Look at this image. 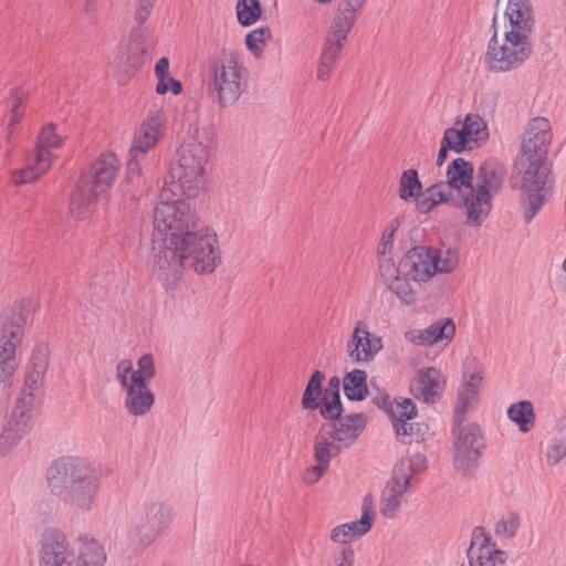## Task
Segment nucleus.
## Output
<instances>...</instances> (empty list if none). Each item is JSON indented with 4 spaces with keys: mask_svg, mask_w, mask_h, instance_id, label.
Here are the masks:
<instances>
[{
    "mask_svg": "<svg viewBox=\"0 0 566 566\" xmlns=\"http://www.w3.org/2000/svg\"><path fill=\"white\" fill-rule=\"evenodd\" d=\"M153 265L168 293L175 292L186 266L197 274H211L221 264L217 233L200 224L187 200L165 186L154 211Z\"/></svg>",
    "mask_w": 566,
    "mask_h": 566,
    "instance_id": "nucleus-1",
    "label": "nucleus"
},
{
    "mask_svg": "<svg viewBox=\"0 0 566 566\" xmlns=\"http://www.w3.org/2000/svg\"><path fill=\"white\" fill-rule=\"evenodd\" d=\"M551 140L549 122L544 117L533 118L527 125L522 143L523 156L528 161L521 187L526 223L541 211L553 189L554 178L546 165Z\"/></svg>",
    "mask_w": 566,
    "mask_h": 566,
    "instance_id": "nucleus-2",
    "label": "nucleus"
},
{
    "mask_svg": "<svg viewBox=\"0 0 566 566\" xmlns=\"http://www.w3.org/2000/svg\"><path fill=\"white\" fill-rule=\"evenodd\" d=\"M50 492L64 504L87 512L102 488V475L88 461L64 455L54 460L46 471Z\"/></svg>",
    "mask_w": 566,
    "mask_h": 566,
    "instance_id": "nucleus-3",
    "label": "nucleus"
},
{
    "mask_svg": "<svg viewBox=\"0 0 566 566\" xmlns=\"http://www.w3.org/2000/svg\"><path fill=\"white\" fill-rule=\"evenodd\" d=\"M211 138L206 129L193 127L178 150L177 165L171 168L172 186L188 199L197 198L206 187V166Z\"/></svg>",
    "mask_w": 566,
    "mask_h": 566,
    "instance_id": "nucleus-4",
    "label": "nucleus"
},
{
    "mask_svg": "<svg viewBox=\"0 0 566 566\" xmlns=\"http://www.w3.org/2000/svg\"><path fill=\"white\" fill-rule=\"evenodd\" d=\"M119 167L117 156L108 151L99 155L82 174L70 198V212L75 219L84 220L90 217L92 207L113 186Z\"/></svg>",
    "mask_w": 566,
    "mask_h": 566,
    "instance_id": "nucleus-5",
    "label": "nucleus"
},
{
    "mask_svg": "<svg viewBox=\"0 0 566 566\" xmlns=\"http://www.w3.org/2000/svg\"><path fill=\"white\" fill-rule=\"evenodd\" d=\"M206 82L213 103L221 107L234 104L248 82L247 69L239 54L223 50L219 57L209 59Z\"/></svg>",
    "mask_w": 566,
    "mask_h": 566,
    "instance_id": "nucleus-6",
    "label": "nucleus"
},
{
    "mask_svg": "<svg viewBox=\"0 0 566 566\" xmlns=\"http://www.w3.org/2000/svg\"><path fill=\"white\" fill-rule=\"evenodd\" d=\"M30 318L29 308L22 303L0 316V389H6L19 366L17 348L25 336Z\"/></svg>",
    "mask_w": 566,
    "mask_h": 566,
    "instance_id": "nucleus-7",
    "label": "nucleus"
},
{
    "mask_svg": "<svg viewBox=\"0 0 566 566\" xmlns=\"http://www.w3.org/2000/svg\"><path fill=\"white\" fill-rule=\"evenodd\" d=\"M505 169L494 160H486L478 169L471 196L463 197L469 226L478 227L489 217L492 198L502 188Z\"/></svg>",
    "mask_w": 566,
    "mask_h": 566,
    "instance_id": "nucleus-8",
    "label": "nucleus"
},
{
    "mask_svg": "<svg viewBox=\"0 0 566 566\" xmlns=\"http://www.w3.org/2000/svg\"><path fill=\"white\" fill-rule=\"evenodd\" d=\"M174 511L160 500H145L135 509L127 532L129 544L135 549H144L169 527Z\"/></svg>",
    "mask_w": 566,
    "mask_h": 566,
    "instance_id": "nucleus-9",
    "label": "nucleus"
},
{
    "mask_svg": "<svg viewBox=\"0 0 566 566\" xmlns=\"http://www.w3.org/2000/svg\"><path fill=\"white\" fill-rule=\"evenodd\" d=\"M459 263L458 252L431 247L417 245L410 249L400 261L402 273L415 282H427L437 273H450Z\"/></svg>",
    "mask_w": 566,
    "mask_h": 566,
    "instance_id": "nucleus-10",
    "label": "nucleus"
},
{
    "mask_svg": "<svg viewBox=\"0 0 566 566\" xmlns=\"http://www.w3.org/2000/svg\"><path fill=\"white\" fill-rule=\"evenodd\" d=\"M530 36L506 32L504 39H497V32L490 39L484 56L485 67L490 72L506 73L518 69L532 54Z\"/></svg>",
    "mask_w": 566,
    "mask_h": 566,
    "instance_id": "nucleus-11",
    "label": "nucleus"
},
{
    "mask_svg": "<svg viewBox=\"0 0 566 566\" xmlns=\"http://www.w3.org/2000/svg\"><path fill=\"white\" fill-rule=\"evenodd\" d=\"M135 21L137 22L136 19ZM145 22L138 21V25L132 29L127 40L119 44L116 74L122 84L132 78L153 57L156 42L149 28L144 25Z\"/></svg>",
    "mask_w": 566,
    "mask_h": 566,
    "instance_id": "nucleus-12",
    "label": "nucleus"
},
{
    "mask_svg": "<svg viewBox=\"0 0 566 566\" xmlns=\"http://www.w3.org/2000/svg\"><path fill=\"white\" fill-rule=\"evenodd\" d=\"M63 139L55 133V126L48 124L39 134L35 155L29 159L24 168L12 171L11 180L17 186L34 182L52 166V149L60 148Z\"/></svg>",
    "mask_w": 566,
    "mask_h": 566,
    "instance_id": "nucleus-13",
    "label": "nucleus"
},
{
    "mask_svg": "<svg viewBox=\"0 0 566 566\" xmlns=\"http://www.w3.org/2000/svg\"><path fill=\"white\" fill-rule=\"evenodd\" d=\"M454 429V467L463 475H472L480 465L485 447L483 432L475 423H462Z\"/></svg>",
    "mask_w": 566,
    "mask_h": 566,
    "instance_id": "nucleus-14",
    "label": "nucleus"
},
{
    "mask_svg": "<svg viewBox=\"0 0 566 566\" xmlns=\"http://www.w3.org/2000/svg\"><path fill=\"white\" fill-rule=\"evenodd\" d=\"M50 348L46 343L40 342L32 348L27 365L24 386L17 402L33 408L41 400L50 364Z\"/></svg>",
    "mask_w": 566,
    "mask_h": 566,
    "instance_id": "nucleus-15",
    "label": "nucleus"
},
{
    "mask_svg": "<svg viewBox=\"0 0 566 566\" xmlns=\"http://www.w3.org/2000/svg\"><path fill=\"white\" fill-rule=\"evenodd\" d=\"M40 566H77L76 551L55 527L44 530L40 539Z\"/></svg>",
    "mask_w": 566,
    "mask_h": 566,
    "instance_id": "nucleus-16",
    "label": "nucleus"
},
{
    "mask_svg": "<svg viewBox=\"0 0 566 566\" xmlns=\"http://www.w3.org/2000/svg\"><path fill=\"white\" fill-rule=\"evenodd\" d=\"M166 118L163 109L153 108L136 133L133 146L129 151V160L127 163L128 175L139 171V156H144L153 148L161 134Z\"/></svg>",
    "mask_w": 566,
    "mask_h": 566,
    "instance_id": "nucleus-17",
    "label": "nucleus"
},
{
    "mask_svg": "<svg viewBox=\"0 0 566 566\" xmlns=\"http://www.w3.org/2000/svg\"><path fill=\"white\" fill-rule=\"evenodd\" d=\"M417 416V407L412 399L402 398L398 406L391 410V423L400 442L410 444L424 439L428 426L411 422Z\"/></svg>",
    "mask_w": 566,
    "mask_h": 566,
    "instance_id": "nucleus-18",
    "label": "nucleus"
},
{
    "mask_svg": "<svg viewBox=\"0 0 566 566\" xmlns=\"http://www.w3.org/2000/svg\"><path fill=\"white\" fill-rule=\"evenodd\" d=\"M32 409L17 402L10 420L0 432V458L10 455L30 431Z\"/></svg>",
    "mask_w": 566,
    "mask_h": 566,
    "instance_id": "nucleus-19",
    "label": "nucleus"
},
{
    "mask_svg": "<svg viewBox=\"0 0 566 566\" xmlns=\"http://www.w3.org/2000/svg\"><path fill=\"white\" fill-rule=\"evenodd\" d=\"M482 379L481 370L475 363L465 365L463 385L458 391L453 410V422L455 426L464 423L467 413L478 403Z\"/></svg>",
    "mask_w": 566,
    "mask_h": 566,
    "instance_id": "nucleus-20",
    "label": "nucleus"
},
{
    "mask_svg": "<svg viewBox=\"0 0 566 566\" xmlns=\"http://www.w3.org/2000/svg\"><path fill=\"white\" fill-rule=\"evenodd\" d=\"M381 349V338L371 336L367 324L358 321L347 343L349 357L355 363H369Z\"/></svg>",
    "mask_w": 566,
    "mask_h": 566,
    "instance_id": "nucleus-21",
    "label": "nucleus"
},
{
    "mask_svg": "<svg viewBox=\"0 0 566 566\" xmlns=\"http://www.w3.org/2000/svg\"><path fill=\"white\" fill-rule=\"evenodd\" d=\"M474 169L472 163L464 158H455L448 165L446 177L443 180L446 187L451 188L458 197V208H464L462 203L463 197L471 196L474 181Z\"/></svg>",
    "mask_w": 566,
    "mask_h": 566,
    "instance_id": "nucleus-22",
    "label": "nucleus"
},
{
    "mask_svg": "<svg viewBox=\"0 0 566 566\" xmlns=\"http://www.w3.org/2000/svg\"><path fill=\"white\" fill-rule=\"evenodd\" d=\"M504 552L495 549L491 536L483 527L476 526L472 531L471 544L468 548L470 566H495L496 558L503 562Z\"/></svg>",
    "mask_w": 566,
    "mask_h": 566,
    "instance_id": "nucleus-23",
    "label": "nucleus"
},
{
    "mask_svg": "<svg viewBox=\"0 0 566 566\" xmlns=\"http://www.w3.org/2000/svg\"><path fill=\"white\" fill-rule=\"evenodd\" d=\"M454 334V322L451 318H441L426 328L406 332L405 338L415 345L432 346L439 343L448 344Z\"/></svg>",
    "mask_w": 566,
    "mask_h": 566,
    "instance_id": "nucleus-24",
    "label": "nucleus"
},
{
    "mask_svg": "<svg viewBox=\"0 0 566 566\" xmlns=\"http://www.w3.org/2000/svg\"><path fill=\"white\" fill-rule=\"evenodd\" d=\"M124 391L123 407L127 413L135 418H142L148 415L155 405V394L147 384H130L122 388Z\"/></svg>",
    "mask_w": 566,
    "mask_h": 566,
    "instance_id": "nucleus-25",
    "label": "nucleus"
},
{
    "mask_svg": "<svg viewBox=\"0 0 566 566\" xmlns=\"http://www.w3.org/2000/svg\"><path fill=\"white\" fill-rule=\"evenodd\" d=\"M373 518L374 512L371 500L369 496H365L360 518L334 527L331 534V539L340 544L350 543L369 532Z\"/></svg>",
    "mask_w": 566,
    "mask_h": 566,
    "instance_id": "nucleus-26",
    "label": "nucleus"
},
{
    "mask_svg": "<svg viewBox=\"0 0 566 566\" xmlns=\"http://www.w3.org/2000/svg\"><path fill=\"white\" fill-rule=\"evenodd\" d=\"M332 423H325L324 426H331L333 430V437L343 447H349L363 432L366 427L367 418L364 413H349L346 416H339V418L333 419Z\"/></svg>",
    "mask_w": 566,
    "mask_h": 566,
    "instance_id": "nucleus-27",
    "label": "nucleus"
},
{
    "mask_svg": "<svg viewBox=\"0 0 566 566\" xmlns=\"http://www.w3.org/2000/svg\"><path fill=\"white\" fill-rule=\"evenodd\" d=\"M505 14L511 24L509 32L530 36L535 23L530 0H509Z\"/></svg>",
    "mask_w": 566,
    "mask_h": 566,
    "instance_id": "nucleus-28",
    "label": "nucleus"
},
{
    "mask_svg": "<svg viewBox=\"0 0 566 566\" xmlns=\"http://www.w3.org/2000/svg\"><path fill=\"white\" fill-rule=\"evenodd\" d=\"M343 446L333 437L331 426H322L314 440V458L317 463L329 467L332 458L342 452Z\"/></svg>",
    "mask_w": 566,
    "mask_h": 566,
    "instance_id": "nucleus-29",
    "label": "nucleus"
},
{
    "mask_svg": "<svg viewBox=\"0 0 566 566\" xmlns=\"http://www.w3.org/2000/svg\"><path fill=\"white\" fill-rule=\"evenodd\" d=\"M77 566H104L107 560V554L103 544L87 535L78 537Z\"/></svg>",
    "mask_w": 566,
    "mask_h": 566,
    "instance_id": "nucleus-30",
    "label": "nucleus"
},
{
    "mask_svg": "<svg viewBox=\"0 0 566 566\" xmlns=\"http://www.w3.org/2000/svg\"><path fill=\"white\" fill-rule=\"evenodd\" d=\"M409 484L402 485V481L396 479L392 474L391 480L385 486L381 493L380 512L387 518H392L398 512L402 496L408 492Z\"/></svg>",
    "mask_w": 566,
    "mask_h": 566,
    "instance_id": "nucleus-31",
    "label": "nucleus"
},
{
    "mask_svg": "<svg viewBox=\"0 0 566 566\" xmlns=\"http://www.w3.org/2000/svg\"><path fill=\"white\" fill-rule=\"evenodd\" d=\"M352 29L353 27H346V24L333 20L324 41L322 54L337 61Z\"/></svg>",
    "mask_w": 566,
    "mask_h": 566,
    "instance_id": "nucleus-32",
    "label": "nucleus"
},
{
    "mask_svg": "<svg viewBox=\"0 0 566 566\" xmlns=\"http://www.w3.org/2000/svg\"><path fill=\"white\" fill-rule=\"evenodd\" d=\"M340 379L337 376H333L328 381V388L324 390L323 403L321 407V416L325 420H333L339 418L343 413L344 408L340 402L339 395Z\"/></svg>",
    "mask_w": 566,
    "mask_h": 566,
    "instance_id": "nucleus-33",
    "label": "nucleus"
},
{
    "mask_svg": "<svg viewBox=\"0 0 566 566\" xmlns=\"http://www.w3.org/2000/svg\"><path fill=\"white\" fill-rule=\"evenodd\" d=\"M427 469V458L421 453H416L409 458L401 459L394 467L392 474L396 479L402 481V485H410L413 475L419 474Z\"/></svg>",
    "mask_w": 566,
    "mask_h": 566,
    "instance_id": "nucleus-34",
    "label": "nucleus"
},
{
    "mask_svg": "<svg viewBox=\"0 0 566 566\" xmlns=\"http://www.w3.org/2000/svg\"><path fill=\"white\" fill-rule=\"evenodd\" d=\"M325 379V374L321 370H315L306 387H305V390L303 392V396H302V408L305 409V410H319L321 411V407H322V403H323V395H324V390H323V381Z\"/></svg>",
    "mask_w": 566,
    "mask_h": 566,
    "instance_id": "nucleus-35",
    "label": "nucleus"
},
{
    "mask_svg": "<svg viewBox=\"0 0 566 566\" xmlns=\"http://www.w3.org/2000/svg\"><path fill=\"white\" fill-rule=\"evenodd\" d=\"M343 389L347 399L361 401L368 396L367 373L354 369L343 378Z\"/></svg>",
    "mask_w": 566,
    "mask_h": 566,
    "instance_id": "nucleus-36",
    "label": "nucleus"
},
{
    "mask_svg": "<svg viewBox=\"0 0 566 566\" xmlns=\"http://www.w3.org/2000/svg\"><path fill=\"white\" fill-rule=\"evenodd\" d=\"M421 395L426 402H434L443 391L440 371L433 367L422 370L418 377Z\"/></svg>",
    "mask_w": 566,
    "mask_h": 566,
    "instance_id": "nucleus-37",
    "label": "nucleus"
},
{
    "mask_svg": "<svg viewBox=\"0 0 566 566\" xmlns=\"http://www.w3.org/2000/svg\"><path fill=\"white\" fill-rule=\"evenodd\" d=\"M507 418L516 423L523 433L530 432L535 424L533 403L528 400L512 403L507 409Z\"/></svg>",
    "mask_w": 566,
    "mask_h": 566,
    "instance_id": "nucleus-38",
    "label": "nucleus"
},
{
    "mask_svg": "<svg viewBox=\"0 0 566 566\" xmlns=\"http://www.w3.org/2000/svg\"><path fill=\"white\" fill-rule=\"evenodd\" d=\"M27 97V93L22 88H15L8 99L7 119V139L9 140L13 134L14 127L23 117L22 104Z\"/></svg>",
    "mask_w": 566,
    "mask_h": 566,
    "instance_id": "nucleus-39",
    "label": "nucleus"
},
{
    "mask_svg": "<svg viewBox=\"0 0 566 566\" xmlns=\"http://www.w3.org/2000/svg\"><path fill=\"white\" fill-rule=\"evenodd\" d=\"M461 130L469 143H484L489 138L488 126L483 118L476 114L467 115Z\"/></svg>",
    "mask_w": 566,
    "mask_h": 566,
    "instance_id": "nucleus-40",
    "label": "nucleus"
},
{
    "mask_svg": "<svg viewBox=\"0 0 566 566\" xmlns=\"http://www.w3.org/2000/svg\"><path fill=\"white\" fill-rule=\"evenodd\" d=\"M422 191V184L416 169L405 170L399 179V198L406 202L411 201Z\"/></svg>",
    "mask_w": 566,
    "mask_h": 566,
    "instance_id": "nucleus-41",
    "label": "nucleus"
},
{
    "mask_svg": "<svg viewBox=\"0 0 566 566\" xmlns=\"http://www.w3.org/2000/svg\"><path fill=\"white\" fill-rule=\"evenodd\" d=\"M365 2L366 0H342L333 20L354 27Z\"/></svg>",
    "mask_w": 566,
    "mask_h": 566,
    "instance_id": "nucleus-42",
    "label": "nucleus"
},
{
    "mask_svg": "<svg viewBox=\"0 0 566 566\" xmlns=\"http://www.w3.org/2000/svg\"><path fill=\"white\" fill-rule=\"evenodd\" d=\"M238 21L243 27L254 24L262 14L261 3L259 0H239L237 2Z\"/></svg>",
    "mask_w": 566,
    "mask_h": 566,
    "instance_id": "nucleus-43",
    "label": "nucleus"
},
{
    "mask_svg": "<svg viewBox=\"0 0 566 566\" xmlns=\"http://www.w3.org/2000/svg\"><path fill=\"white\" fill-rule=\"evenodd\" d=\"M271 38V30L268 27L258 28L245 36V45L255 57H261L266 39Z\"/></svg>",
    "mask_w": 566,
    "mask_h": 566,
    "instance_id": "nucleus-44",
    "label": "nucleus"
},
{
    "mask_svg": "<svg viewBox=\"0 0 566 566\" xmlns=\"http://www.w3.org/2000/svg\"><path fill=\"white\" fill-rule=\"evenodd\" d=\"M387 287L405 304L412 305L416 302L415 292L407 277L399 275Z\"/></svg>",
    "mask_w": 566,
    "mask_h": 566,
    "instance_id": "nucleus-45",
    "label": "nucleus"
},
{
    "mask_svg": "<svg viewBox=\"0 0 566 566\" xmlns=\"http://www.w3.org/2000/svg\"><path fill=\"white\" fill-rule=\"evenodd\" d=\"M426 193L433 198L436 201V206L440 203L451 202L454 207L458 208V197L457 193L449 187H446V182L442 180L429 187L426 190Z\"/></svg>",
    "mask_w": 566,
    "mask_h": 566,
    "instance_id": "nucleus-46",
    "label": "nucleus"
},
{
    "mask_svg": "<svg viewBox=\"0 0 566 566\" xmlns=\"http://www.w3.org/2000/svg\"><path fill=\"white\" fill-rule=\"evenodd\" d=\"M156 375V367L154 357L150 354H144L137 361V369L135 376H133L134 382H139L142 379L143 384L149 382V380Z\"/></svg>",
    "mask_w": 566,
    "mask_h": 566,
    "instance_id": "nucleus-47",
    "label": "nucleus"
},
{
    "mask_svg": "<svg viewBox=\"0 0 566 566\" xmlns=\"http://www.w3.org/2000/svg\"><path fill=\"white\" fill-rule=\"evenodd\" d=\"M441 142L457 154L462 153L465 149V146L470 144L462 130L453 127L444 130Z\"/></svg>",
    "mask_w": 566,
    "mask_h": 566,
    "instance_id": "nucleus-48",
    "label": "nucleus"
},
{
    "mask_svg": "<svg viewBox=\"0 0 566 566\" xmlns=\"http://www.w3.org/2000/svg\"><path fill=\"white\" fill-rule=\"evenodd\" d=\"M402 218L397 217L386 227L382 233V238L380 240V243L378 245V253L380 255H386L387 252H389L392 248L394 237L396 231L401 224Z\"/></svg>",
    "mask_w": 566,
    "mask_h": 566,
    "instance_id": "nucleus-49",
    "label": "nucleus"
},
{
    "mask_svg": "<svg viewBox=\"0 0 566 566\" xmlns=\"http://www.w3.org/2000/svg\"><path fill=\"white\" fill-rule=\"evenodd\" d=\"M133 361L130 359H120L116 365V380L120 388L128 387L134 384L133 376H135Z\"/></svg>",
    "mask_w": 566,
    "mask_h": 566,
    "instance_id": "nucleus-50",
    "label": "nucleus"
},
{
    "mask_svg": "<svg viewBox=\"0 0 566 566\" xmlns=\"http://www.w3.org/2000/svg\"><path fill=\"white\" fill-rule=\"evenodd\" d=\"M402 272L401 268H397L392 259L381 255L379 259V274L384 283L389 285Z\"/></svg>",
    "mask_w": 566,
    "mask_h": 566,
    "instance_id": "nucleus-51",
    "label": "nucleus"
},
{
    "mask_svg": "<svg viewBox=\"0 0 566 566\" xmlns=\"http://www.w3.org/2000/svg\"><path fill=\"white\" fill-rule=\"evenodd\" d=\"M520 526V518L517 515L511 513L509 516L503 517L496 524V533L499 535L512 538L516 535Z\"/></svg>",
    "mask_w": 566,
    "mask_h": 566,
    "instance_id": "nucleus-52",
    "label": "nucleus"
},
{
    "mask_svg": "<svg viewBox=\"0 0 566 566\" xmlns=\"http://www.w3.org/2000/svg\"><path fill=\"white\" fill-rule=\"evenodd\" d=\"M155 74L158 78V83L156 86V92L159 95H164L168 93V87L164 83L165 78L169 75V59L166 56H163L158 60L155 66Z\"/></svg>",
    "mask_w": 566,
    "mask_h": 566,
    "instance_id": "nucleus-53",
    "label": "nucleus"
},
{
    "mask_svg": "<svg viewBox=\"0 0 566 566\" xmlns=\"http://www.w3.org/2000/svg\"><path fill=\"white\" fill-rule=\"evenodd\" d=\"M566 457V442L554 439L548 446L546 459L548 464L556 465Z\"/></svg>",
    "mask_w": 566,
    "mask_h": 566,
    "instance_id": "nucleus-54",
    "label": "nucleus"
},
{
    "mask_svg": "<svg viewBox=\"0 0 566 566\" xmlns=\"http://www.w3.org/2000/svg\"><path fill=\"white\" fill-rule=\"evenodd\" d=\"M156 1L157 0H138L136 3L134 18H136V20L139 22L147 21Z\"/></svg>",
    "mask_w": 566,
    "mask_h": 566,
    "instance_id": "nucleus-55",
    "label": "nucleus"
},
{
    "mask_svg": "<svg viewBox=\"0 0 566 566\" xmlns=\"http://www.w3.org/2000/svg\"><path fill=\"white\" fill-rule=\"evenodd\" d=\"M400 401L401 400L391 401L389 395L385 391H379L376 396L373 397V402L378 408H381L385 411H387L390 417H391V410H394V408L396 406H398Z\"/></svg>",
    "mask_w": 566,
    "mask_h": 566,
    "instance_id": "nucleus-56",
    "label": "nucleus"
},
{
    "mask_svg": "<svg viewBox=\"0 0 566 566\" xmlns=\"http://www.w3.org/2000/svg\"><path fill=\"white\" fill-rule=\"evenodd\" d=\"M328 467L317 463L305 471L303 480L307 484H314L326 473Z\"/></svg>",
    "mask_w": 566,
    "mask_h": 566,
    "instance_id": "nucleus-57",
    "label": "nucleus"
},
{
    "mask_svg": "<svg viewBox=\"0 0 566 566\" xmlns=\"http://www.w3.org/2000/svg\"><path fill=\"white\" fill-rule=\"evenodd\" d=\"M411 201L416 202L417 210L423 214L429 213L436 207L434 199L430 198L427 193L426 195L420 193L416 198H413Z\"/></svg>",
    "mask_w": 566,
    "mask_h": 566,
    "instance_id": "nucleus-58",
    "label": "nucleus"
},
{
    "mask_svg": "<svg viewBox=\"0 0 566 566\" xmlns=\"http://www.w3.org/2000/svg\"><path fill=\"white\" fill-rule=\"evenodd\" d=\"M355 553L350 547H345L340 556L335 560L336 566H354Z\"/></svg>",
    "mask_w": 566,
    "mask_h": 566,
    "instance_id": "nucleus-59",
    "label": "nucleus"
},
{
    "mask_svg": "<svg viewBox=\"0 0 566 566\" xmlns=\"http://www.w3.org/2000/svg\"><path fill=\"white\" fill-rule=\"evenodd\" d=\"M164 83L167 85L168 92L170 91L174 95H178L182 92V84L179 80L168 75Z\"/></svg>",
    "mask_w": 566,
    "mask_h": 566,
    "instance_id": "nucleus-60",
    "label": "nucleus"
},
{
    "mask_svg": "<svg viewBox=\"0 0 566 566\" xmlns=\"http://www.w3.org/2000/svg\"><path fill=\"white\" fill-rule=\"evenodd\" d=\"M333 73V70L321 62L318 63L317 70H316V78L322 82H326L331 78V75Z\"/></svg>",
    "mask_w": 566,
    "mask_h": 566,
    "instance_id": "nucleus-61",
    "label": "nucleus"
},
{
    "mask_svg": "<svg viewBox=\"0 0 566 566\" xmlns=\"http://www.w3.org/2000/svg\"><path fill=\"white\" fill-rule=\"evenodd\" d=\"M451 150L450 148H448L447 145H444L442 142H441V146H440V149H439V153H438V157H437V166H442L443 163L446 161V159L448 158V151Z\"/></svg>",
    "mask_w": 566,
    "mask_h": 566,
    "instance_id": "nucleus-62",
    "label": "nucleus"
},
{
    "mask_svg": "<svg viewBox=\"0 0 566 566\" xmlns=\"http://www.w3.org/2000/svg\"><path fill=\"white\" fill-rule=\"evenodd\" d=\"M319 62L328 67H331L332 70H334L335 65H336V60L332 59V57H328L324 54L321 53V56H319Z\"/></svg>",
    "mask_w": 566,
    "mask_h": 566,
    "instance_id": "nucleus-63",
    "label": "nucleus"
},
{
    "mask_svg": "<svg viewBox=\"0 0 566 566\" xmlns=\"http://www.w3.org/2000/svg\"><path fill=\"white\" fill-rule=\"evenodd\" d=\"M94 4H95V0H85V7H84L85 12L86 13L93 12Z\"/></svg>",
    "mask_w": 566,
    "mask_h": 566,
    "instance_id": "nucleus-64",
    "label": "nucleus"
}]
</instances>
